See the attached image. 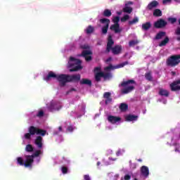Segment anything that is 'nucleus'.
Listing matches in <instances>:
<instances>
[{"instance_id": "50", "label": "nucleus", "mask_w": 180, "mask_h": 180, "mask_svg": "<svg viewBox=\"0 0 180 180\" xmlns=\"http://www.w3.org/2000/svg\"><path fill=\"white\" fill-rule=\"evenodd\" d=\"M117 15H120V14L122 13V11L120 12H117Z\"/></svg>"}, {"instance_id": "31", "label": "nucleus", "mask_w": 180, "mask_h": 180, "mask_svg": "<svg viewBox=\"0 0 180 180\" xmlns=\"http://www.w3.org/2000/svg\"><path fill=\"white\" fill-rule=\"evenodd\" d=\"M104 16L109 18V16H112V12L109 9H105L103 12Z\"/></svg>"}, {"instance_id": "44", "label": "nucleus", "mask_w": 180, "mask_h": 180, "mask_svg": "<svg viewBox=\"0 0 180 180\" xmlns=\"http://www.w3.org/2000/svg\"><path fill=\"white\" fill-rule=\"evenodd\" d=\"M169 22H170V23H175L176 18H169Z\"/></svg>"}, {"instance_id": "27", "label": "nucleus", "mask_w": 180, "mask_h": 180, "mask_svg": "<svg viewBox=\"0 0 180 180\" xmlns=\"http://www.w3.org/2000/svg\"><path fill=\"white\" fill-rule=\"evenodd\" d=\"M67 131H68L69 133H72V131H74V130H75L77 128L75 127H74V125H70V124H67Z\"/></svg>"}, {"instance_id": "51", "label": "nucleus", "mask_w": 180, "mask_h": 180, "mask_svg": "<svg viewBox=\"0 0 180 180\" xmlns=\"http://www.w3.org/2000/svg\"><path fill=\"white\" fill-rule=\"evenodd\" d=\"M97 165H98V167H99V165H101V162H97Z\"/></svg>"}, {"instance_id": "38", "label": "nucleus", "mask_w": 180, "mask_h": 180, "mask_svg": "<svg viewBox=\"0 0 180 180\" xmlns=\"http://www.w3.org/2000/svg\"><path fill=\"white\" fill-rule=\"evenodd\" d=\"M145 77L148 80L151 81L153 79V77H151V73L148 72L146 74Z\"/></svg>"}, {"instance_id": "29", "label": "nucleus", "mask_w": 180, "mask_h": 180, "mask_svg": "<svg viewBox=\"0 0 180 180\" xmlns=\"http://www.w3.org/2000/svg\"><path fill=\"white\" fill-rule=\"evenodd\" d=\"M151 27V23L146 22L142 25L143 30H148Z\"/></svg>"}, {"instance_id": "4", "label": "nucleus", "mask_w": 180, "mask_h": 180, "mask_svg": "<svg viewBox=\"0 0 180 180\" xmlns=\"http://www.w3.org/2000/svg\"><path fill=\"white\" fill-rule=\"evenodd\" d=\"M30 133H27L22 137L23 144H26V140H30V136H34V134H37V136H44L47 134V131L44 129H39L36 127H30L29 128Z\"/></svg>"}, {"instance_id": "23", "label": "nucleus", "mask_w": 180, "mask_h": 180, "mask_svg": "<svg viewBox=\"0 0 180 180\" xmlns=\"http://www.w3.org/2000/svg\"><path fill=\"white\" fill-rule=\"evenodd\" d=\"M80 84L82 85H92V82L88 79H82L80 80Z\"/></svg>"}, {"instance_id": "37", "label": "nucleus", "mask_w": 180, "mask_h": 180, "mask_svg": "<svg viewBox=\"0 0 180 180\" xmlns=\"http://www.w3.org/2000/svg\"><path fill=\"white\" fill-rule=\"evenodd\" d=\"M138 43H139V41L132 40V41H129V46H130V47H133L134 46H136V44H137Z\"/></svg>"}, {"instance_id": "28", "label": "nucleus", "mask_w": 180, "mask_h": 180, "mask_svg": "<svg viewBox=\"0 0 180 180\" xmlns=\"http://www.w3.org/2000/svg\"><path fill=\"white\" fill-rule=\"evenodd\" d=\"M94 30V27L89 25L86 27V29L84 30L85 33H86V34H91V33H92Z\"/></svg>"}, {"instance_id": "3", "label": "nucleus", "mask_w": 180, "mask_h": 180, "mask_svg": "<svg viewBox=\"0 0 180 180\" xmlns=\"http://www.w3.org/2000/svg\"><path fill=\"white\" fill-rule=\"evenodd\" d=\"M124 65H127V62L122 63L115 66L110 65L108 67L105 68L103 72L101 71V68H96L94 69L96 80L101 81V78H104V79H110V78H112V73H110V71H112V70H117V68H123Z\"/></svg>"}, {"instance_id": "19", "label": "nucleus", "mask_w": 180, "mask_h": 180, "mask_svg": "<svg viewBox=\"0 0 180 180\" xmlns=\"http://www.w3.org/2000/svg\"><path fill=\"white\" fill-rule=\"evenodd\" d=\"M35 144L38 148H41L43 147V138L41 136H37L35 139Z\"/></svg>"}, {"instance_id": "35", "label": "nucleus", "mask_w": 180, "mask_h": 180, "mask_svg": "<svg viewBox=\"0 0 180 180\" xmlns=\"http://www.w3.org/2000/svg\"><path fill=\"white\" fill-rule=\"evenodd\" d=\"M25 150L28 153L33 151V146L30 144L27 145L25 147Z\"/></svg>"}, {"instance_id": "12", "label": "nucleus", "mask_w": 180, "mask_h": 180, "mask_svg": "<svg viewBox=\"0 0 180 180\" xmlns=\"http://www.w3.org/2000/svg\"><path fill=\"white\" fill-rule=\"evenodd\" d=\"M167 63L168 65H170V67H175V65H178L180 63V55L170 57L167 60Z\"/></svg>"}, {"instance_id": "41", "label": "nucleus", "mask_w": 180, "mask_h": 180, "mask_svg": "<svg viewBox=\"0 0 180 180\" xmlns=\"http://www.w3.org/2000/svg\"><path fill=\"white\" fill-rule=\"evenodd\" d=\"M110 162L105 163V165H110V164H112V161H116V158H109Z\"/></svg>"}, {"instance_id": "39", "label": "nucleus", "mask_w": 180, "mask_h": 180, "mask_svg": "<svg viewBox=\"0 0 180 180\" xmlns=\"http://www.w3.org/2000/svg\"><path fill=\"white\" fill-rule=\"evenodd\" d=\"M129 15H125L121 18V22H126V20H129Z\"/></svg>"}, {"instance_id": "16", "label": "nucleus", "mask_w": 180, "mask_h": 180, "mask_svg": "<svg viewBox=\"0 0 180 180\" xmlns=\"http://www.w3.org/2000/svg\"><path fill=\"white\" fill-rule=\"evenodd\" d=\"M172 91H179L180 89V79L176 80L170 84Z\"/></svg>"}, {"instance_id": "52", "label": "nucleus", "mask_w": 180, "mask_h": 180, "mask_svg": "<svg viewBox=\"0 0 180 180\" xmlns=\"http://www.w3.org/2000/svg\"><path fill=\"white\" fill-rule=\"evenodd\" d=\"M119 174H115V178H118Z\"/></svg>"}, {"instance_id": "15", "label": "nucleus", "mask_w": 180, "mask_h": 180, "mask_svg": "<svg viewBox=\"0 0 180 180\" xmlns=\"http://www.w3.org/2000/svg\"><path fill=\"white\" fill-rule=\"evenodd\" d=\"M141 175L143 176V178H148V175H150V169L147 166H142L141 167Z\"/></svg>"}, {"instance_id": "34", "label": "nucleus", "mask_w": 180, "mask_h": 180, "mask_svg": "<svg viewBox=\"0 0 180 180\" xmlns=\"http://www.w3.org/2000/svg\"><path fill=\"white\" fill-rule=\"evenodd\" d=\"M154 16H161L162 13L160 11V9H155L153 12Z\"/></svg>"}, {"instance_id": "7", "label": "nucleus", "mask_w": 180, "mask_h": 180, "mask_svg": "<svg viewBox=\"0 0 180 180\" xmlns=\"http://www.w3.org/2000/svg\"><path fill=\"white\" fill-rule=\"evenodd\" d=\"M134 85H136V83L133 80H128L122 82L121 84L122 94H129V92H131V91L134 89Z\"/></svg>"}, {"instance_id": "1", "label": "nucleus", "mask_w": 180, "mask_h": 180, "mask_svg": "<svg viewBox=\"0 0 180 180\" xmlns=\"http://www.w3.org/2000/svg\"><path fill=\"white\" fill-rule=\"evenodd\" d=\"M44 79L46 82H49L51 79H56L57 81H58L61 86H64L66 82H70L71 81L77 82L79 81V79H81V75H64V74H58L53 71H50L48 72L47 75L44 77Z\"/></svg>"}, {"instance_id": "22", "label": "nucleus", "mask_w": 180, "mask_h": 180, "mask_svg": "<svg viewBox=\"0 0 180 180\" xmlns=\"http://www.w3.org/2000/svg\"><path fill=\"white\" fill-rule=\"evenodd\" d=\"M31 116H33L34 117V116H37V117H43V116H44V111H43V110H39L37 112H33L31 113Z\"/></svg>"}, {"instance_id": "54", "label": "nucleus", "mask_w": 180, "mask_h": 180, "mask_svg": "<svg viewBox=\"0 0 180 180\" xmlns=\"http://www.w3.org/2000/svg\"><path fill=\"white\" fill-rule=\"evenodd\" d=\"M70 50H74V49H73V48H71Z\"/></svg>"}, {"instance_id": "42", "label": "nucleus", "mask_w": 180, "mask_h": 180, "mask_svg": "<svg viewBox=\"0 0 180 180\" xmlns=\"http://www.w3.org/2000/svg\"><path fill=\"white\" fill-rule=\"evenodd\" d=\"M75 91H77V89L75 88H71L68 92L67 94L68 95V94H71V92H75Z\"/></svg>"}, {"instance_id": "9", "label": "nucleus", "mask_w": 180, "mask_h": 180, "mask_svg": "<svg viewBox=\"0 0 180 180\" xmlns=\"http://www.w3.org/2000/svg\"><path fill=\"white\" fill-rule=\"evenodd\" d=\"M120 20V18H119V16H115L112 18V22L114 24L110 27V29L112 30V32H115V33H120L122 30H123L120 27V25H119Z\"/></svg>"}, {"instance_id": "36", "label": "nucleus", "mask_w": 180, "mask_h": 180, "mask_svg": "<svg viewBox=\"0 0 180 180\" xmlns=\"http://www.w3.org/2000/svg\"><path fill=\"white\" fill-rule=\"evenodd\" d=\"M139 22V18L135 17L132 20H130L129 23L130 25H135V23H137Z\"/></svg>"}, {"instance_id": "55", "label": "nucleus", "mask_w": 180, "mask_h": 180, "mask_svg": "<svg viewBox=\"0 0 180 180\" xmlns=\"http://www.w3.org/2000/svg\"><path fill=\"white\" fill-rule=\"evenodd\" d=\"M121 180H123V178H122Z\"/></svg>"}, {"instance_id": "21", "label": "nucleus", "mask_w": 180, "mask_h": 180, "mask_svg": "<svg viewBox=\"0 0 180 180\" xmlns=\"http://www.w3.org/2000/svg\"><path fill=\"white\" fill-rule=\"evenodd\" d=\"M104 99H105V104L109 105V103H112V98H110V93L106 92L103 95Z\"/></svg>"}, {"instance_id": "49", "label": "nucleus", "mask_w": 180, "mask_h": 180, "mask_svg": "<svg viewBox=\"0 0 180 180\" xmlns=\"http://www.w3.org/2000/svg\"><path fill=\"white\" fill-rule=\"evenodd\" d=\"M63 160H64V161H67L68 164V162H70V161H69V160H67V159H65V158H63Z\"/></svg>"}, {"instance_id": "18", "label": "nucleus", "mask_w": 180, "mask_h": 180, "mask_svg": "<svg viewBox=\"0 0 180 180\" xmlns=\"http://www.w3.org/2000/svg\"><path fill=\"white\" fill-rule=\"evenodd\" d=\"M129 5H133V2L129 1L125 4L124 12H125L126 13H131V12L133 11V8L129 6Z\"/></svg>"}, {"instance_id": "48", "label": "nucleus", "mask_w": 180, "mask_h": 180, "mask_svg": "<svg viewBox=\"0 0 180 180\" xmlns=\"http://www.w3.org/2000/svg\"><path fill=\"white\" fill-rule=\"evenodd\" d=\"M160 102H162V103L165 105V103H167V100L160 101Z\"/></svg>"}, {"instance_id": "10", "label": "nucleus", "mask_w": 180, "mask_h": 180, "mask_svg": "<svg viewBox=\"0 0 180 180\" xmlns=\"http://www.w3.org/2000/svg\"><path fill=\"white\" fill-rule=\"evenodd\" d=\"M47 108L50 112H57L58 110H60L61 108H63V105L59 101H51L47 104Z\"/></svg>"}, {"instance_id": "14", "label": "nucleus", "mask_w": 180, "mask_h": 180, "mask_svg": "<svg viewBox=\"0 0 180 180\" xmlns=\"http://www.w3.org/2000/svg\"><path fill=\"white\" fill-rule=\"evenodd\" d=\"M107 120L112 124H120L122 123V118L120 117L108 115Z\"/></svg>"}, {"instance_id": "24", "label": "nucleus", "mask_w": 180, "mask_h": 180, "mask_svg": "<svg viewBox=\"0 0 180 180\" xmlns=\"http://www.w3.org/2000/svg\"><path fill=\"white\" fill-rule=\"evenodd\" d=\"M158 6V1H153L150 2V3L148 4V8L149 9H153V8H155V7Z\"/></svg>"}, {"instance_id": "25", "label": "nucleus", "mask_w": 180, "mask_h": 180, "mask_svg": "<svg viewBox=\"0 0 180 180\" xmlns=\"http://www.w3.org/2000/svg\"><path fill=\"white\" fill-rule=\"evenodd\" d=\"M159 94H160L161 96H168V95H169V92L164 89H160L159 91Z\"/></svg>"}, {"instance_id": "45", "label": "nucleus", "mask_w": 180, "mask_h": 180, "mask_svg": "<svg viewBox=\"0 0 180 180\" xmlns=\"http://www.w3.org/2000/svg\"><path fill=\"white\" fill-rule=\"evenodd\" d=\"M84 180H91V177H89V175H84Z\"/></svg>"}, {"instance_id": "5", "label": "nucleus", "mask_w": 180, "mask_h": 180, "mask_svg": "<svg viewBox=\"0 0 180 180\" xmlns=\"http://www.w3.org/2000/svg\"><path fill=\"white\" fill-rule=\"evenodd\" d=\"M68 68H72L70 70V72H72V71H79V70H82L81 60L74 57H70L68 63Z\"/></svg>"}, {"instance_id": "53", "label": "nucleus", "mask_w": 180, "mask_h": 180, "mask_svg": "<svg viewBox=\"0 0 180 180\" xmlns=\"http://www.w3.org/2000/svg\"><path fill=\"white\" fill-rule=\"evenodd\" d=\"M60 141H63V138H60V140L59 141V142H60Z\"/></svg>"}, {"instance_id": "6", "label": "nucleus", "mask_w": 180, "mask_h": 180, "mask_svg": "<svg viewBox=\"0 0 180 180\" xmlns=\"http://www.w3.org/2000/svg\"><path fill=\"white\" fill-rule=\"evenodd\" d=\"M113 40L112 39V36L110 35L108 37V41L107 44V48H106V53H109V51H110L112 50V53L114 54H119L120 53V51H122V46H115V47H113L112 49V46H113Z\"/></svg>"}, {"instance_id": "30", "label": "nucleus", "mask_w": 180, "mask_h": 180, "mask_svg": "<svg viewBox=\"0 0 180 180\" xmlns=\"http://www.w3.org/2000/svg\"><path fill=\"white\" fill-rule=\"evenodd\" d=\"M126 153V150L124 149H119L117 152H116V155L117 157H120V155H123V154Z\"/></svg>"}, {"instance_id": "13", "label": "nucleus", "mask_w": 180, "mask_h": 180, "mask_svg": "<svg viewBox=\"0 0 180 180\" xmlns=\"http://www.w3.org/2000/svg\"><path fill=\"white\" fill-rule=\"evenodd\" d=\"M100 23L103 24L102 33L106 34V33H108V29H109V23H110V20L107 18H103L100 20Z\"/></svg>"}, {"instance_id": "17", "label": "nucleus", "mask_w": 180, "mask_h": 180, "mask_svg": "<svg viewBox=\"0 0 180 180\" xmlns=\"http://www.w3.org/2000/svg\"><path fill=\"white\" fill-rule=\"evenodd\" d=\"M139 119V116L134 115H127L125 116V120L126 122H137V120Z\"/></svg>"}, {"instance_id": "43", "label": "nucleus", "mask_w": 180, "mask_h": 180, "mask_svg": "<svg viewBox=\"0 0 180 180\" xmlns=\"http://www.w3.org/2000/svg\"><path fill=\"white\" fill-rule=\"evenodd\" d=\"M131 178V176L129 175V174H127L124 176V180H130Z\"/></svg>"}, {"instance_id": "32", "label": "nucleus", "mask_w": 180, "mask_h": 180, "mask_svg": "<svg viewBox=\"0 0 180 180\" xmlns=\"http://www.w3.org/2000/svg\"><path fill=\"white\" fill-rule=\"evenodd\" d=\"M65 127H64V126L59 127L58 131H54V134H58L61 133V131H64V129H65Z\"/></svg>"}, {"instance_id": "46", "label": "nucleus", "mask_w": 180, "mask_h": 180, "mask_svg": "<svg viewBox=\"0 0 180 180\" xmlns=\"http://www.w3.org/2000/svg\"><path fill=\"white\" fill-rule=\"evenodd\" d=\"M110 61H112V58H108L106 60H105V63L107 64H109V63H110Z\"/></svg>"}, {"instance_id": "33", "label": "nucleus", "mask_w": 180, "mask_h": 180, "mask_svg": "<svg viewBox=\"0 0 180 180\" xmlns=\"http://www.w3.org/2000/svg\"><path fill=\"white\" fill-rule=\"evenodd\" d=\"M61 172L63 174H68L70 172V171L68 170V167L63 166L61 167Z\"/></svg>"}, {"instance_id": "11", "label": "nucleus", "mask_w": 180, "mask_h": 180, "mask_svg": "<svg viewBox=\"0 0 180 180\" xmlns=\"http://www.w3.org/2000/svg\"><path fill=\"white\" fill-rule=\"evenodd\" d=\"M155 39H156V40H161V39H164V40H162L159 44L160 47L166 46L167 43H168V41H169V39L168 38V37H167V34L164 32H160L158 33V34L155 37Z\"/></svg>"}, {"instance_id": "8", "label": "nucleus", "mask_w": 180, "mask_h": 180, "mask_svg": "<svg viewBox=\"0 0 180 180\" xmlns=\"http://www.w3.org/2000/svg\"><path fill=\"white\" fill-rule=\"evenodd\" d=\"M80 49H84L82 52V57H84L86 61H91L92 58L91 57V55H92V51H91V48L89 46L88 44L81 45Z\"/></svg>"}, {"instance_id": "47", "label": "nucleus", "mask_w": 180, "mask_h": 180, "mask_svg": "<svg viewBox=\"0 0 180 180\" xmlns=\"http://www.w3.org/2000/svg\"><path fill=\"white\" fill-rule=\"evenodd\" d=\"M83 115H85V105H83Z\"/></svg>"}, {"instance_id": "2", "label": "nucleus", "mask_w": 180, "mask_h": 180, "mask_svg": "<svg viewBox=\"0 0 180 180\" xmlns=\"http://www.w3.org/2000/svg\"><path fill=\"white\" fill-rule=\"evenodd\" d=\"M43 154V150H35L32 155H25L24 158L18 157L16 158V162L18 165L25 167V168H32L33 162L39 164L40 162V155Z\"/></svg>"}, {"instance_id": "20", "label": "nucleus", "mask_w": 180, "mask_h": 180, "mask_svg": "<svg viewBox=\"0 0 180 180\" xmlns=\"http://www.w3.org/2000/svg\"><path fill=\"white\" fill-rule=\"evenodd\" d=\"M167 25V22L164 20H159L155 22V27H164Z\"/></svg>"}, {"instance_id": "40", "label": "nucleus", "mask_w": 180, "mask_h": 180, "mask_svg": "<svg viewBox=\"0 0 180 180\" xmlns=\"http://www.w3.org/2000/svg\"><path fill=\"white\" fill-rule=\"evenodd\" d=\"M172 0H163L162 4L163 5H169Z\"/></svg>"}, {"instance_id": "26", "label": "nucleus", "mask_w": 180, "mask_h": 180, "mask_svg": "<svg viewBox=\"0 0 180 180\" xmlns=\"http://www.w3.org/2000/svg\"><path fill=\"white\" fill-rule=\"evenodd\" d=\"M129 106L126 103H121L120 105V109L122 112H126Z\"/></svg>"}]
</instances>
